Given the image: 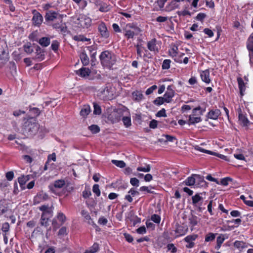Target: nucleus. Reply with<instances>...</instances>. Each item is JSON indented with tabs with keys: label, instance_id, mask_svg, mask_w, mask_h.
<instances>
[{
	"label": "nucleus",
	"instance_id": "obj_23",
	"mask_svg": "<svg viewBox=\"0 0 253 253\" xmlns=\"http://www.w3.org/2000/svg\"><path fill=\"white\" fill-rule=\"evenodd\" d=\"M81 213V215H82V216H83L84 218V219L86 221H87V223L89 224L92 225L95 227H97V226L96 225V224L92 220L89 212L87 211H86L85 210H82Z\"/></svg>",
	"mask_w": 253,
	"mask_h": 253
},
{
	"label": "nucleus",
	"instance_id": "obj_18",
	"mask_svg": "<svg viewBox=\"0 0 253 253\" xmlns=\"http://www.w3.org/2000/svg\"><path fill=\"white\" fill-rule=\"evenodd\" d=\"M185 55L184 53L178 52L177 54H174L173 55L172 57L174 61L178 63H183L185 64H187L189 61V58L187 57H185L183 60H182V58L183 56Z\"/></svg>",
	"mask_w": 253,
	"mask_h": 253
},
{
	"label": "nucleus",
	"instance_id": "obj_51",
	"mask_svg": "<svg viewBox=\"0 0 253 253\" xmlns=\"http://www.w3.org/2000/svg\"><path fill=\"white\" fill-rule=\"evenodd\" d=\"M228 238V236L225 234H220L217 237L216 239V243L221 244L223 243L224 240Z\"/></svg>",
	"mask_w": 253,
	"mask_h": 253
},
{
	"label": "nucleus",
	"instance_id": "obj_13",
	"mask_svg": "<svg viewBox=\"0 0 253 253\" xmlns=\"http://www.w3.org/2000/svg\"><path fill=\"white\" fill-rule=\"evenodd\" d=\"M198 235L196 234H193L191 235H189L185 237L183 241L187 243V244L185 245L186 248L191 249L194 247L195 244L194 243L195 241L198 238Z\"/></svg>",
	"mask_w": 253,
	"mask_h": 253
},
{
	"label": "nucleus",
	"instance_id": "obj_27",
	"mask_svg": "<svg viewBox=\"0 0 253 253\" xmlns=\"http://www.w3.org/2000/svg\"><path fill=\"white\" fill-rule=\"evenodd\" d=\"M202 120L200 116L198 117H194L192 115H189V119L187 121V124L189 125H194L195 124L201 122Z\"/></svg>",
	"mask_w": 253,
	"mask_h": 253
},
{
	"label": "nucleus",
	"instance_id": "obj_38",
	"mask_svg": "<svg viewBox=\"0 0 253 253\" xmlns=\"http://www.w3.org/2000/svg\"><path fill=\"white\" fill-rule=\"evenodd\" d=\"M23 49L24 51L28 54L32 53L34 51L31 43L29 42H28L23 45Z\"/></svg>",
	"mask_w": 253,
	"mask_h": 253
},
{
	"label": "nucleus",
	"instance_id": "obj_9",
	"mask_svg": "<svg viewBox=\"0 0 253 253\" xmlns=\"http://www.w3.org/2000/svg\"><path fill=\"white\" fill-rule=\"evenodd\" d=\"M98 31L101 38L106 39L110 36V33L105 22L102 21L98 25Z\"/></svg>",
	"mask_w": 253,
	"mask_h": 253
},
{
	"label": "nucleus",
	"instance_id": "obj_22",
	"mask_svg": "<svg viewBox=\"0 0 253 253\" xmlns=\"http://www.w3.org/2000/svg\"><path fill=\"white\" fill-rule=\"evenodd\" d=\"M91 70L85 67H82L79 70L76 71V74L82 78H86L90 75Z\"/></svg>",
	"mask_w": 253,
	"mask_h": 253
},
{
	"label": "nucleus",
	"instance_id": "obj_20",
	"mask_svg": "<svg viewBox=\"0 0 253 253\" xmlns=\"http://www.w3.org/2000/svg\"><path fill=\"white\" fill-rule=\"evenodd\" d=\"M200 73L201 79L203 82L207 84H209L211 82L209 69L201 71Z\"/></svg>",
	"mask_w": 253,
	"mask_h": 253
},
{
	"label": "nucleus",
	"instance_id": "obj_5",
	"mask_svg": "<svg viewBox=\"0 0 253 253\" xmlns=\"http://www.w3.org/2000/svg\"><path fill=\"white\" fill-rule=\"evenodd\" d=\"M85 48L88 51L90 57L91 65L92 66H94L96 65V63L97 62L96 56L98 46L96 44L94 43L91 45L86 46Z\"/></svg>",
	"mask_w": 253,
	"mask_h": 253
},
{
	"label": "nucleus",
	"instance_id": "obj_56",
	"mask_svg": "<svg viewBox=\"0 0 253 253\" xmlns=\"http://www.w3.org/2000/svg\"><path fill=\"white\" fill-rule=\"evenodd\" d=\"M178 48L177 46H176L175 45L172 46V47L171 48V49L169 50V55L171 57H172L173 55H174V54H177V53L178 52Z\"/></svg>",
	"mask_w": 253,
	"mask_h": 253
},
{
	"label": "nucleus",
	"instance_id": "obj_61",
	"mask_svg": "<svg viewBox=\"0 0 253 253\" xmlns=\"http://www.w3.org/2000/svg\"><path fill=\"white\" fill-rule=\"evenodd\" d=\"M68 234V232H67V228L66 227H61L59 231H58V235L59 236H65V235H67Z\"/></svg>",
	"mask_w": 253,
	"mask_h": 253
},
{
	"label": "nucleus",
	"instance_id": "obj_37",
	"mask_svg": "<svg viewBox=\"0 0 253 253\" xmlns=\"http://www.w3.org/2000/svg\"><path fill=\"white\" fill-rule=\"evenodd\" d=\"M29 111L30 114L33 116V117L35 118H36L41 114V111L38 108L32 107L30 106H29Z\"/></svg>",
	"mask_w": 253,
	"mask_h": 253
},
{
	"label": "nucleus",
	"instance_id": "obj_8",
	"mask_svg": "<svg viewBox=\"0 0 253 253\" xmlns=\"http://www.w3.org/2000/svg\"><path fill=\"white\" fill-rule=\"evenodd\" d=\"M78 24L83 28H87L91 24V19L84 14H80L78 18Z\"/></svg>",
	"mask_w": 253,
	"mask_h": 253
},
{
	"label": "nucleus",
	"instance_id": "obj_64",
	"mask_svg": "<svg viewBox=\"0 0 253 253\" xmlns=\"http://www.w3.org/2000/svg\"><path fill=\"white\" fill-rule=\"evenodd\" d=\"M5 177L7 180L11 181L14 177V172L13 171H9L5 173Z\"/></svg>",
	"mask_w": 253,
	"mask_h": 253
},
{
	"label": "nucleus",
	"instance_id": "obj_42",
	"mask_svg": "<svg viewBox=\"0 0 253 253\" xmlns=\"http://www.w3.org/2000/svg\"><path fill=\"white\" fill-rule=\"evenodd\" d=\"M171 60L170 59H165L162 65L163 70H168L170 67Z\"/></svg>",
	"mask_w": 253,
	"mask_h": 253
},
{
	"label": "nucleus",
	"instance_id": "obj_32",
	"mask_svg": "<svg viewBox=\"0 0 253 253\" xmlns=\"http://www.w3.org/2000/svg\"><path fill=\"white\" fill-rule=\"evenodd\" d=\"M133 99L134 101H140L143 97V95L141 91L136 90L132 93Z\"/></svg>",
	"mask_w": 253,
	"mask_h": 253
},
{
	"label": "nucleus",
	"instance_id": "obj_3",
	"mask_svg": "<svg viewBox=\"0 0 253 253\" xmlns=\"http://www.w3.org/2000/svg\"><path fill=\"white\" fill-rule=\"evenodd\" d=\"M125 38L128 40H133L141 31L140 28L133 23H127L122 29Z\"/></svg>",
	"mask_w": 253,
	"mask_h": 253
},
{
	"label": "nucleus",
	"instance_id": "obj_48",
	"mask_svg": "<svg viewBox=\"0 0 253 253\" xmlns=\"http://www.w3.org/2000/svg\"><path fill=\"white\" fill-rule=\"evenodd\" d=\"M91 195V192L89 188L85 187L84 190L83 191L82 196L84 199L88 198Z\"/></svg>",
	"mask_w": 253,
	"mask_h": 253
},
{
	"label": "nucleus",
	"instance_id": "obj_28",
	"mask_svg": "<svg viewBox=\"0 0 253 253\" xmlns=\"http://www.w3.org/2000/svg\"><path fill=\"white\" fill-rule=\"evenodd\" d=\"M128 115L124 116L121 118V120L122 121L124 125L126 127L128 128L131 126V117L129 112L128 113Z\"/></svg>",
	"mask_w": 253,
	"mask_h": 253
},
{
	"label": "nucleus",
	"instance_id": "obj_40",
	"mask_svg": "<svg viewBox=\"0 0 253 253\" xmlns=\"http://www.w3.org/2000/svg\"><path fill=\"white\" fill-rule=\"evenodd\" d=\"M88 128L92 134L97 133L100 130V127L96 125H92L89 126Z\"/></svg>",
	"mask_w": 253,
	"mask_h": 253
},
{
	"label": "nucleus",
	"instance_id": "obj_14",
	"mask_svg": "<svg viewBox=\"0 0 253 253\" xmlns=\"http://www.w3.org/2000/svg\"><path fill=\"white\" fill-rule=\"evenodd\" d=\"M238 121L239 124L243 127H248L252 124L248 119L247 115L243 113L241 110L238 113Z\"/></svg>",
	"mask_w": 253,
	"mask_h": 253
},
{
	"label": "nucleus",
	"instance_id": "obj_34",
	"mask_svg": "<svg viewBox=\"0 0 253 253\" xmlns=\"http://www.w3.org/2000/svg\"><path fill=\"white\" fill-rule=\"evenodd\" d=\"M175 95V92H166L164 95V98L165 100V102L169 103L171 102L172 98Z\"/></svg>",
	"mask_w": 253,
	"mask_h": 253
},
{
	"label": "nucleus",
	"instance_id": "obj_33",
	"mask_svg": "<svg viewBox=\"0 0 253 253\" xmlns=\"http://www.w3.org/2000/svg\"><path fill=\"white\" fill-rule=\"evenodd\" d=\"M90 112V108L89 105H84L80 111V115L85 118Z\"/></svg>",
	"mask_w": 253,
	"mask_h": 253
},
{
	"label": "nucleus",
	"instance_id": "obj_10",
	"mask_svg": "<svg viewBox=\"0 0 253 253\" xmlns=\"http://www.w3.org/2000/svg\"><path fill=\"white\" fill-rule=\"evenodd\" d=\"M57 22L53 24L52 27L58 32L65 33L67 31V26L65 23L63 22L62 15H59Z\"/></svg>",
	"mask_w": 253,
	"mask_h": 253
},
{
	"label": "nucleus",
	"instance_id": "obj_58",
	"mask_svg": "<svg viewBox=\"0 0 253 253\" xmlns=\"http://www.w3.org/2000/svg\"><path fill=\"white\" fill-rule=\"evenodd\" d=\"M28 180V178L27 176H22L18 178V181L20 186L25 184Z\"/></svg>",
	"mask_w": 253,
	"mask_h": 253
},
{
	"label": "nucleus",
	"instance_id": "obj_49",
	"mask_svg": "<svg viewBox=\"0 0 253 253\" xmlns=\"http://www.w3.org/2000/svg\"><path fill=\"white\" fill-rule=\"evenodd\" d=\"M164 102H166L163 97H158L153 101V103L157 106L161 105Z\"/></svg>",
	"mask_w": 253,
	"mask_h": 253
},
{
	"label": "nucleus",
	"instance_id": "obj_59",
	"mask_svg": "<svg viewBox=\"0 0 253 253\" xmlns=\"http://www.w3.org/2000/svg\"><path fill=\"white\" fill-rule=\"evenodd\" d=\"M151 170V166L150 165H147L146 167H138L137 170L139 171L149 172Z\"/></svg>",
	"mask_w": 253,
	"mask_h": 253
},
{
	"label": "nucleus",
	"instance_id": "obj_57",
	"mask_svg": "<svg viewBox=\"0 0 253 253\" xmlns=\"http://www.w3.org/2000/svg\"><path fill=\"white\" fill-rule=\"evenodd\" d=\"M3 0L5 2V4H8L9 5V10L11 11L14 12L15 11V8L12 3V0Z\"/></svg>",
	"mask_w": 253,
	"mask_h": 253
},
{
	"label": "nucleus",
	"instance_id": "obj_7",
	"mask_svg": "<svg viewBox=\"0 0 253 253\" xmlns=\"http://www.w3.org/2000/svg\"><path fill=\"white\" fill-rule=\"evenodd\" d=\"M198 181L201 184L202 183H205L203 177L199 174H193L191 176L187 177L185 180V183L188 186H192L194 185L196 181Z\"/></svg>",
	"mask_w": 253,
	"mask_h": 253
},
{
	"label": "nucleus",
	"instance_id": "obj_21",
	"mask_svg": "<svg viewBox=\"0 0 253 253\" xmlns=\"http://www.w3.org/2000/svg\"><path fill=\"white\" fill-rule=\"evenodd\" d=\"M79 56L81 62L84 66H86L89 65L90 62L89 58L86 54V51L84 49L82 50L79 55Z\"/></svg>",
	"mask_w": 253,
	"mask_h": 253
},
{
	"label": "nucleus",
	"instance_id": "obj_25",
	"mask_svg": "<svg viewBox=\"0 0 253 253\" xmlns=\"http://www.w3.org/2000/svg\"><path fill=\"white\" fill-rule=\"evenodd\" d=\"M199 220V218L193 214H191V215L188 217L189 224L191 228H193L196 226L198 224Z\"/></svg>",
	"mask_w": 253,
	"mask_h": 253
},
{
	"label": "nucleus",
	"instance_id": "obj_2",
	"mask_svg": "<svg viewBox=\"0 0 253 253\" xmlns=\"http://www.w3.org/2000/svg\"><path fill=\"white\" fill-rule=\"evenodd\" d=\"M40 125L36 118L29 117L24 120L22 131L25 134L33 135L36 134L39 129Z\"/></svg>",
	"mask_w": 253,
	"mask_h": 253
},
{
	"label": "nucleus",
	"instance_id": "obj_12",
	"mask_svg": "<svg viewBox=\"0 0 253 253\" xmlns=\"http://www.w3.org/2000/svg\"><path fill=\"white\" fill-rule=\"evenodd\" d=\"M33 17L32 21L34 26L40 27L43 21V17L42 14L37 10L34 9L32 11Z\"/></svg>",
	"mask_w": 253,
	"mask_h": 253
},
{
	"label": "nucleus",
	"instance_id": "obj_4",
	"mask_svg": "<svg viewBox=\"0 0 253 253\" xmlns=\"http://www.w3.org/2000/svg\"><path fill=\"white\" fill-rule=\"evenodd\" d=\"M124 115V111L121 109H114L108 115L107 119L112 123H117L121 120V118Z\"/></svg>",
	"mask_w": 253,
	"mask_h": 253
},
{
	"label": "nucleus",
	"instance_id": "obj_35",
	"mask_svg": "<svg viewBox=\"0 0 253 253\" xmlns=\"http://www.w3.org/2000/svg\"><path fill=\"white\" fill-rule=\"evenodd\" d=\"M38 42L42 47H47L50 43V40L48 37H42L40 39Z\"/></svg>",
	"mask_w": 253,
	"mask_h": 253
},
{
	"label": "nucleus",
	"instance_id": "obj_16",
	"mask_svg": "<svg viewBox=\"0 0 253 253\" xmlns=\"http://www.w3.org/2000/svg\"><path fill=\"white\" fill-rule=\"evenodd\" d=\"M221 115V111L218 109H211L207 113L206 117L208 119L216 120Z\"/></svg>",
	"mask_w": 253,
	"mask_h": 253
},
{
	"label": "nucleus",
	"instance_id": "obj_17",
	"mask_svg": "<svg viewBox=\"0 0 253 253\" xmlns=\"http://www.w3.org/2000/svg\"><path fill=\"white\" fill-rule=\"evenodd\" d=\"M188 228L186 225L176 224L175 232L177 234L176 237H180L185 235L188 232Z\"/></svg>",
	"mask_w": 253,
	"mask_h": 253
},
{
	"label": "nucleus",
	"instance_id": "obj_19",
	"mask_svg": "<svg viewBox=\"0 0 253 253\" xmlns=\"http://www.w3.org/2000/svg\"><path fill=\"white\" fill-rule=\"evenodd\" d=\"M148 49L155 53H157L159 52V49L157 46V40L155 38L151 39L147 42Z\"/></svg>",
	"mask_w": 253,
	"mask_h": 253
},
{
	"label": "nucleus",
	"instance_id": "obj_53",
	"mask_svg": "<svg viewBox=\"0 0 253 253\" xmlns=\"http://www.w3.org/2000/svg\"><path fill=\"white\" fill-rule=\"evenodd\" d=\"M161 216L156 214H153L151 216V220L157 224H159L161 221Z\"/></svg>",
	"mask_w": 253,
	"mask_h": 253
},
{
	"label": "nucleus",
	"instance_id": "obj_1",
	"mask_svg": "<svg viewBox=\"0 0 253 253\" xmlns=\"http://www.w3.org/2000/svg\"><path fill=\"white\" fill-rule=\"evenodd\" d=\"M99 58L101 65L109 69H112L113 66L116 64L117 58L116 55L109 50H104L100 53Z\"/></svg>",
	"mask_w": 253,
	"mask_h": 253
},
{
	"label": "nucleus",
	"instance_id": "obj_50",
	"mask_svg": "<svg viewBox=\"0 0 253 253\" xmlns=\"http://www.w3.org/2000/svg\"><path fill=\"white\" fill-rule=\"evenodd\" d=\"M233 179L230 177L223 178L220 180V184L223 186H227L229 182H232Z\"/></svg>",
	"mask_w": 253,
	"mask_h": 253
},
{
	"label": "nucleus",
	"instance_id": "obj_31",
	"mask_svg": "<svg viewBox=\"0 0 253 253\" xmlns=\"http://www.w3.org/2000/svg\"><path fill=\"white\" fill-rule=\"evenodd\" d=\"M5 211L8 213L9 218L11 220V223H14L15 222L16 219L14 215H13L11 210L7 208L2 209L1 210V214H4Z\"/></svg>",
	"mask_w": 253,
	"mask_h": 253
},
{
	"label": "nucleus",
	"instance_id": "obj_60",
	"mask_svg": "<svg viewBox=\"0 0 253 253\" xmlns=\"http://www.w3.org/2000/svg\"><path fill=\"white\" fill-rule=\"evenodd\" d=\"M89 249H90L93 253H95L99 250V245L97 243H94Z\"/></svg>",
	"mask_w": 253,
	"mask_h": 253
},
{
	"label": "nucleus",
	"instance_id": "obj_55",
	"mask_svg": "<svg viewBox=\"0 0 253 253\" xmlns=\"http://www.w3.org/2000/svg\"><path fill=\"white\" fill-rule=\"evenodd\" d=\"M92 191L93 192L96 194L97 197L100 196L101 192L99 189V186L98 184H95L92 187Z\"/></svg>",
	"mask_w": 253,
	"mask_h": 253
},
{
	"label": "nucleus",
	"instance_id": "obj_43",
	"mask_svg": "<svg viewBox=\"0 0 253 253\" xmlns=\"http://www.w3.org/2000/svg\"><path fill=\"white\" fill-rule=\"evenodd\" d=\"M39 210L42 211V214L45 213V215H52L51 211L48 209L46 205H42L39 207Z\"/></svg>",
	"mask_w": 253,
	"mask_h": 253
},
{
	"label": "nucleus",
	"instance_id": "obj_52",
	"mask_svg": "<svg viewBox=\"0 0 253 253\" xmlns=\"http://www.w3.org/2000/svg\"><path fill=\"white\" fill-rule=\"evenodd\" d=\"M59 46V42L57 40L52 41L51 45V48L55 52H56L58 51Z\"/></svg>",
	"mask_w": 253,
	"mask_h": 253
},
{
	"label": "nucleus",
	"instance_id": "obj_63",
	"mask_svg": "<svg viewBox=\"0 0 253 253\" xmlns=\"http://www.w3.org/2000/svg\"><path fill=\"white\" fill-rule=\"evenodd\" d=\"M167 249L168 251H170L172 253H175L177 252V249L174 246L173 244H169L167 245Z\"/></svg>",
	"mask_w": 253,
	"mask_h": 253
},
{
	"label": "nucleus",
	"instance_id": "obj_30",
	"mask_svg": "<svg viewBox=\"0 0 253 253\" xmlns=\"http://www.w3.org/2000/svg\"><path fill=\"white\" fill-rule=\"evenodd\" d=\"M52 215H45V213L42 214L41 219V224L42 226L47 227L48 224V220Z\"/></svg>",
	"mask_w": 253,
	"mask_h": 253
},
{
	"label": "nucleus",
	"instance_id": "obj_47",
	"mask_svg": "<svg viewBox=\"0 0 253 253\" xmlns=\"http://www.w3.org/2000/svg\"><path fill=\"white\" fill-rule=\"evenodd\" d=\"M112 163L120 168H123L126 166V163L123 161L112 160Z\"/></svg>",
	"mask_w": 253,
	"mask_h": 253
},
{
	"label": "nucleus",
	"instance_id": "obj_11",
	"mask_svg": "<svg viewBox=\"0 0 253 253\" xmlns=\"http://www.w3.org/2000/svg\"><path fill=\"white\" fill-rule=\"evenodd\" d=\"M247 48L249 52L250 63L253 65V32L247 39Z\"/></svg>",
	"mask_w": 253,
	"mask_h": 253
},
{
	"label": "nucleus",
	"instance_id": "obj_62",
	"mask_svg": "<svg viewBox=\"0 0 253 253\" xmlns=\"http://www.w3.org/2000/svg\"><path fill=\"white\" fill-rule=\"evenodd\" d=\"M177 14L179 16H185L186 15L191 16L190 12L187 10H184L183 11H178L177 12Z\"/></svg>",
	"mask_w": 253,
	"mask_h": 253
},
{
	"label": "nucleus",
	"instance_id": "obj_39",
	"mask_svg": "<svg viewBox=\"0 0 253 253\" xmlns=\"http://www.w3.org/2000/svg\"><path fill=\"white\" fill-rule=\"evenodd\" d=\"M195 149L196 150H198L200 152H203V153H206L208 154L212 155H215V154H216V153H215V152H213L210 150H206V149L200 147L198 145L195 146Z\"/></svg>",
	"mask_w": 253,
	"mask_h": 253
},
{
	"label": "nucleus",
	"instance_id": "obj_24",
	"mask_svg": "<svg viewBox=\"0 0 253 253\" xmlns=\"http://www.w3.org/2000/svg\"><path fill=\"white\" fill-rule=\"evenodd\" d=\"M237 81L238 84L240 95L241 96H243L246 90V84H247V82L245 83L243 79L241 77H238Z\"/></svg>",
	"mask_w": 253,
	"mask_h": 253
},
{
	"label": "nucleus",
	"instance_id": "obj_46",
	"mask_svg": "<svg viewBox=\"0 0 253 253\" xmlns=\"http://www.w3.org/2000/svg\"><path fill=\"white\" fill-rule=\"evenodd\" d=\"M234 246L235 248L237 249H244L245 248L246 246V243H245L243 241H236L234 243Z\"/></svg>",
	"mask_w": 253,
	"mask_h": 253
},
{
	"label": "nucleus",
	"instance_id": "obj_54",
	"mask_svg": "<svg viewBox=\"0 0 253 253\" xmlns=\"http://www.w3.org/2000/svg\"><path fill=\"white\" fill-rule=\"evenodd\" d=\"M93 113L95 115H100L101 113L100 106L96 103H93Z\"/></svg>",
	"mask_w": 253,
	"mask_h": 253
},
{
	"label": "nucleus",
	"instance_id": "obj_15",
	"mask_svg": "<svg viewBox=\"0 0 253 253\" xmlns=\"http://www.w3.org/2000/svg\"><path fill=\"white\" fill-rule=\"evenodd\" d=\"M61 15L57 12L53 10H48L46 12L44 17L46 22H52L54 20H57L59 18V16Z\"/></svg>",
	"mask_w": 253,
	"mask_h": 253
},
{
	"label": "nucleus",
	"instance_id": "obj_45",
	"mask_svg": "<svg viewBox=\"0 0 253 253\" xmlns=\"http://www.w3.org/2000/svg\"><path fill=\"white\" fill-rule=\"evenodd\" d=\"M56 217L59 221L60 222V225H62L66 219L65 215L61 212L58 213Z\"/></svg>",
	"mask_w": 253,
	"mask_h": 253
},
{
	"label": "nucleus",
	"instance_id": "obj_36",
	"mask_svg": "<svg viewBox=\"0 0 253 253\" xmlns=\"http://www.w3.org/2000/svg\"><path fill=\"white\" fill-rule=\"evenodd\" d=\"M111 6L110 4L105 3H101L99 4V10L102 12H106L111 10Z\"/></svg>",
	"mask_w": 253,
	"mask_h": 253
},
{
	"label": "nucleus",
	"instance_id": "obj_44",
	"mask_svg": "<svg viewBox=\"0 0 253 253\" xmlns=\"http://www.w3.org/2000/svg\"><path fill=\"white\" fill-rule=\"evenodd\" d=\"M215 234L210 232L206 234L205 236V241L206 242H211L215 238Z\"/></svg>",
	"mask_w": 253,
	"mask_h": 253
},
{
	"label": "nucleus",
	"instance_id": "obj_41",
	"mask_svg": "<svg viewBox=\"0 0 253 253\" xmlns=\"http://www.w3.org/2000/svg\"><path fill=\"white\" fill-rule=\"evenodd\" d=\"M65 184V182L64 180L59 179L57 180H55L53 183V186L55 188H62Z\"/></svg>",
	"mask_w": 253,
	"mask_h": 253
},
{
	"label": "nucleus",
	"instance_id": "obj_29",
	"mask_svg": "<svg viewBox=\"0 0 253 253\" xmlns=\"http://www.w3.org/2000/svg\"><path fill=\"white\" fill-rule=\"evenodd\" d=\"M163 125L165 126L174 127L177 125V122L173 118H168L164 119L163 122Z\"/></svg>",
	"mask_w": 253,
	"mask_h": 253
},
{
	"label": "nucleus",
	"instance_id": "obj_26",
	"mask_svg": "<svg viewBox=\"0 0 253 253\" xmlns=\"http://www.w3.org/2000/svg\"><path fill=\"white\" fill-rule=\"evenodd\" d=\"M44 58L45 55L44 50L42 49L38 45L36 48V59H37L39 61H41L44 60Z\"/></svg>",
	"mask_w": 253,
	"mask_h": 253
},
{
	"label": "nucleus",
	"instance_id": "obj_6",
	"mask_svg": "<svg viewBox=\"0 0 253 253\" xmlns=\"http://www.w3.org/2000/svg\"><path fill=\"white\" fill-rule=\"evenodd\" d=\"M192 205L197 208L199 212H202L206 208L202 206L203 198L200 196V193H196L192 197Z\"/></svg>",
	"mask_w": 253,
	"mask_h": 253
}]
</instances>
